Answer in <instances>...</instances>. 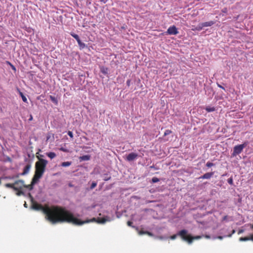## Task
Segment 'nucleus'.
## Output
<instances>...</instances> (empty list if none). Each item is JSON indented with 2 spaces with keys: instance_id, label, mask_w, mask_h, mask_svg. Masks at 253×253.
<instances>
[{
  "instance_id": "nucleus-1",
  "label": "nucleus",
  "mask_w": 253,
  "mask_h": 253,
  "mask_svg": "<svg viewBox=\"0 0 253 253\" xmlns=\"http://www.w3.org/2000/svg\"><path fill=\"white\" fill-rule=\"evenodd\" d=\"M32 207L34 210L42 211L45 214L46 219L52 224L67 222L72 223L77 225H81L90 221V220H81L80 219L75 217L70 211L66 210L64 207L58 206H43L33 201H32ZM95 220V218H93L91 220L92 221Z\"/></svg>"
},
{
  "instance_id": "nucleus-2",
  "label": "nucleus",
  "mask_w": 253,
  "mask_h": 253,
  "mask_svg": "<svg viewBox=\"0 0 253 253\" xmlns=\"http://www.w3.org/2000/svg\"><path fill=\"white\" fill-rule=\"evenodd\" d=\"M7 188H12L16 191V194L17 196L24 195L23 191V188H27V185L24 184L22 180H16L13 183H8L5 184Z\"/></svg>"
},
{
  "instance_id": "nucleus-3",
  "label": "nucleus",
  "mask_w": 253,
  "mask_h": 253,
  "mask_svg": "<svg viewBox=\"0 0 253 253\" xmlns=\"http://www.w3.org/2000/svg\"><path fill=\"white\" fill-rule=\"evenodd\" d=\"M178 235L182 240L187 241L189 244L192 243L193 240L200 239L202 238V236H192L191 235L188 234V231L185 229H183L179 231L178 232Z\"/></svg>"
},
{
  "instance_id": "nucleus-4",
  "label": "nucleus",
  "mask_w": 253,
  "mask_h": 253,
  "mask_svg": "<svg viewBox=\"0 0 253 253\" xmlns=\"http://www.w3.org/2000/svg\"><path fill=\"white\" fill-rule=\"evenodd\" d=\"M47 163V161L39 158V161L36 163V172L35 174H43Z\"/></svg>"
},
{
  "instance_id": "nucleus-5",
  "label": "nucleus",
  "mask_w": 253,
  "mask_h": 253,
  "mask_svg": "<svg viewBox=\"0 0 253 253\" xmlns=\"http://www.w3.org/2000/svg\"><path fill=\"white\" fill-rule=\"evenodd\" d=\"M247 142H244V143L240 145H236L233 148V151L231 154V157H235L237 155L242 153L243 149L247 146Z\"/></svg>"
},
{
  "instance_id": "nucleus-6",
  "label": "nucleus",
  "mask_w": 253,
  "mask_h": 253,
  "mask_svg": "<svg viewBox=\"0 0 253 253\" xmlns=\"http://www.w3.org/2000/svg\"><path fill=\"white\" fill-rule=\"evenodd\" d=\"M42 176V175H34L31 184L27 185V188L29 190H32L33 188V185L38 183Z\"/></svg>"
},
{
  "instance_id": "nucleus-7",
  "label": "nucleus",
  "mask_w": 253,
  "mask_h": 253,
  "mask_svg": "<svg viewBox=\"0 0 253 253\" xmlns=\"http://www.w3.org/2000/svg\"><path fill=\"white\" fill-rule=\"evenodd\" d=\"M167 33L169 35H175L178 34V31L175 26L169 27L167 30Z\"/></svg>"
},
{
  "instance_id": "nucleus-8",
  "label": "nucleus",
  "mask_w": 253,
  "mask_h": 253,
  "mask_svg": "<svg viewBox=\"0 0 253 253\" xmlns=\"http://www.w3.org/2000/svg\"><path fill=\"white\" fill-rule=\"evenodd\" d=\"M138 155L137 154L135 153H130L128 154L126 157V160L128 162H132L135 159H136L138 157Z\"/></svg>"
},
{
  "instance_id": "nucleus-9",
  "label": "nucleus",
  "mask_w": 253,
  "mask_h": 253,
  "mask_svg": "<svg viewBox=\"0 0 253 253\" xmlns=\"http://www.w3.org/2000/svg\"><path fill=\"white\" fill-rule=\"evenodd\" d=\"M202 23L203 24V27H206L211 26L212 25L214 24L215 22L213 21H208V22H203Z\"/></svg>"
},
{
  "instance_id": "nucleus-10",
  "label": "nucleus",
  "mask_w": 253,
  "mask_h": 253,
  "mask_svg": "<svg viewBox=\"0 0 253 253\" xmlns=\"http://www.w3.org/2000/svg\"><path fill=\"white\" fill-rule=\"evenodd\" d=\"M17 90L19 93V95H20V96L22 98V99L23 100V101L25 103H28V101H27V99L26 98V97L23 94V93L19 89H17Z\"/></svg>"
},
{
  "instance_id": "nucleus-11",
  "label": "nucleus",
  "mask_w": 253,
  "mask_h": 253,
  "mask_svg": "<svg viewBox=\"0 0 253 253\" xmlns=\"http://www.w3.org/2000/svg\"><path fill=\"white\" fill-rule=\"evenodd\" d=\"M80 161H88L90 159V156L89 155H84L80 157Z\"/></svg>"
},
{
  "instance_id": "nucleus-12",
  "label": "nucleus",
  "mask_w": 253,
  "mask_h": 253,
  "mask_svg": "<svg viewBox=\"0 0 253 253\" xmlns=\"http://www.w3.org/2000/svg\"><path fill=\"white\" fill-rule=\"evenodd\" d=\"M30 168H31L30 165H26L24 167L23 171L22 172V173L21 174H27V173H28L29 172Z\"/></svg>"
},
{
  "instance_id": "nucleus-13",
  "label": "nucleus",
  "mask_w": 253,
  "mask_h": 253,
  "mask_svg": "<svg viewBox=\"0 0 253 253\" xmlns=\"http://www.w3.org/2000/svg\"><path fill=\"white\" fill-rule=\"evenodd\" d=\"M46 155L51 159L54 158L56 156V154L52 152L46 153Z\"/></svg>"
},
{
  "instance_id": "nucleus-14",
  "label": "nucleus",
  "mask_w": 253,
  "mask_h": 253,
  "mask_svg": "<svg viewBox=\"0 0 253 253\" xmlns=\"http://www.w3.org/2000/svg\"><path fill=\"white\" fill-rule=\"evenodd\" d=\"M100 71L104 75H107L108 73V69L105 67H102L100 69Z\"/></svg>"
},
{
  "instance_id": "nucleus-15",
  "label": "nucleus",
  "mask_w": 253,
  "mask_h": 253,
  "mask_svg": "<svg viewBox=\"0 0 253 253\" xmlns=\"http://www.w3.org/2000/svg\"><path fill=\"white\" fill-rule=\"evenodd\" d=\"M78 43L79 45L80 49H82L86 47V44L82 42L81 40L78 42Z\"/></svg>"
},
{
  "instance_id": "nucleus-16",
  "label": "nucleus",
  "mask_w": 253,
  "mask_h": 253,
  "mask_svg": "<svg viewBox=\"0 0 253 253\" xmlns=\"http://www.w3.org/2000/svg\"><path fill=\"white\" fill-rule=\"evenodd\" d=\"M205 109L208 112H213L215 110V107H211V106H209L206 107Z\"/></svg>"
},
{
  "instance_id": "nucleus-17",
  "label": "nucleus",
  "mask_w": 253,
  "mask_h": 253,
  "mask_svg": "<svg viewBox=\"0 0 253 253\" xmlns=\"http://www.w3.org/2000/svg\"><path fill=\"white\" fill-rule=\"evenodd\" d=\"M70 35L72 37H73L74 38H75L76 39V40L77 41V42L79 40H80V38L77 34H76L74 33H71Z\"/></svg>"
},
{
  "instance_id": "nucleus-18",
  "label": "nucleus",
  "mask_w": 253,
  "mask_h": 253,
  "mask_svg": "<svg viewBox=\"0 0 253 253\" xmlns=\"http://www.w3.org/2000/svg\"><path fill=\"white\" fill-rule=\"evenodd\" d=\"M203 24L202 23H199L195 28V30H197V31H201L203 29Z\"/></svg>"
},
{
  "instance_id": "nucleus-19",
  "label": "nucleus",
  "mask_w": 253,
  "mask_h": 253,
  "mask_svg": "<svg viewBox=\"0 0 253 253\" xmlns=\"http://www.w3.org/2000/svg\"><path fill=\"white\" fill-rule=\"evenodd\" d=\"M49 98L50 99V100L53 102L54 103L57 104V103H58V101H57V99L54 97V96H53L52 95H50L49 96Z\"/></svg>"
},
{
  "instance_id": "nucleus-20",
  "label": "nucleus",
  "mask_w": 253,
  "mask_h": 253,
  "mask_svg": "<svg viewBox=\"0 0 253 253\" xmlns=\"http://www.w3.org/2000/svg\"><path fill=\"white\" fill-rule=\"evenodd\" d=\"M71 165V162H63L61 164V166L64 167H69Z\"/></svg>"
},
{
  "instance_id": "nucleus-21",
  "label": "nucleus",
  "mask_w": 253,
  "mask_h": 253,
  "mask_svg": "<svg viewBox=\"0 0 253 253\" xmlns=\"http://www.w3.org/2000/svg\"><path fill=\"white\" fill-rule=\"evenodd\" d=\"M106 221L105 218H98L97 222L99 223H104Z\"/></svg>"
},
{
  "instance_id": "nucleus-22",
  "label": "nucleus",
  "mask_w": 253,
  "mask_h": 253,
  "mask_svg": "<svg viewBox=\"0 0 253 253\" xmlns=\"http://www.w3.org/2000/svg\"><path fill=\"white\" fill-rule=\"evenodd\" d=\"M250 240V237H240L239 238L240 241H247Z\"/></svg>"
},
{
  "instance_id": "nucleus-23",
  "label": "nucleus",
  "mask_w": 253,
  "mask_h": 253,
  "mask_svg": "<svg viewBox=\"0 0 253 253\" xmlns=\"http://www.w3.org/2000/svg\"><path fill=\"white\" fill-rule=\"evenodd\" d=\"M59 150L64 152H69V150L68 149L62 147L60 148Z\"/></svg>"
},
{
  "instance_id": "nucleus-24",
  "label": "nucleus",
  "mask_w": 253,
  "mask_h": 253,
  "mask_svg": "<svg viewBox=\"0 0 253 253\" xmlns=\"http://www.w3.org/2000/svg\"><path fill=\"white\" fill-rule=\"evenodd\" d=\"M211 175H203V176L201 177L200 178H203V179H208L210 178Z\"/></svg>"
},
{
  "instance_id": "nucleus-25",
  "label": "nucleus",
  "mask_w": 253,
  "mask_h": 253,
  "mask_svg": "<svg viewBox=\"0 0 253 253\" xmlns=\"http://www.w3.org/2000/svg\"><path fill=\"white\" fill-rule=\"evenodd\" d=\"M171 132V130L167 129L165 131L164 135L166 136L169 135Z\"/></svg>"
},
{
  "instance_id": "nucleus-26",
  "label": "nucleus",
  "mask_w": 253,
  "mask_h": 253,
  "mask_svg": "<svg viewBox=\"0 0 253 253\" xmlns=\"http://www.w3.org/2000/svg\"><path fill=\"white\" fill-rule=\"evenodd\" d=\"M159 181V179L157 177H154L152 179V181L153 183L157 182Z\"/></svg>"
},
{
  "instance_id": "nucleus-27",
  "label": "nucleus",
  "mask_w": 253,
  "mask_h": 253,
  "mask_svg": "<svg viewBox=\"0 0 253 253\" xmlns=\"http://www.w3.org/2000/svg\"><path fill=\"white\" fill-rule=\"evenodd\" d=\"M212 166H213V164L212 163H211V162H208L206 164V166L209 167V168H210V167H211Z\"/></svg>"
},
{
  "instance_id": "nucleus-28",
  "label": "nucleus",
  "mask_w": 253,
  "mask_h": 253,
  "mask_svg": "<svg viewBox=\"0 0 253 253\" xmlns=\"http://www.w3.org/2000/svg\"><path fill=\"white\" fill-rule=\"evenodd\" d=\"M132 222L131 221H128L127 222V225L128 226H131V227H133V228H135V227H134V226H133L132 225Z\"/></svg>"
},
{
  "instance_id": "nucleus-29",
  "label": "nucleus",
  "mask_w": 253,
  "mask_h": 253,
  "mask_svg": "<svg viewBox=\"0 0 253 253\" xmlns=\"http://www.w3.org/2000/svg\"><path fill=\"white\" fill-rule=\"evenodd\" d=\"M68 135L72 138H73V132L71 131H68Z\"/></svg>"
},
{
  "instance_id": "nucleus-30",
  "label": "nucleus",
  "mask_w": 253,
  "mask_h": 253,
  "mask_svg": "<svg viewBox=\"0 0 253 253\" xmlns=\"http://www.w3.org/2000/svg\"><path fill=\"white\" fill-rule=\"evenodd\" d=\"M96 185L97 184H96V183L95 182H92L90 188L91 189L94 188L95 187H96Z\"/></svg>"
},
{
  "instance_id": "nucleus-31",
  "label": "nucleus",
  "mask_w": 253,
  "mask_h": 253,
  "mask_svg": "<svg viewBox=\"0 0 253 253\" xmlns=\"http://www.w3.org/2000/svg\"><path fill=\"white\" fill-rule=\"evenodd\" d=\"M177 235L179 236V235H178V234H174V235H173L171 236H170V238L171 239H172V240H174V239H175L176 238Z\"/></svg>"
},
{
  "instance_id": "nucleus-32",
  "label": "nucleus",
  "mask_w": 253,
  "mask_h": 253,
  "mask_svg": "<svg viewBox=\"0 0 253 253\" xmlns=\"http://www.w3.org/2000/svg\"><path fill=\"white\" fill-rule=\"evenodd\" d=\"M228 182L231 185L233 184V179L232 177L228 179Z\"/></svg>"
},
{
  "instance_id": "nucleus-33",
  "label": "nucleus",
  "mask_w": 253,
  "mask_h": 253,
  "mask_svg": "<svg viewBox=\"0 0 253 253\" xmlns=\"http://www.w3.org/2000/svg\"><path fill=\"white\" fill-rule=\"evenodd\" d=\"M130 83H131V80H127V81H126V85L128 86H129L130 85Z\"/></svg>"
},
{
  "instance_id": "nucleus-34",
  "label": "nucleus",
  "mask_w": 253,
  "mask_h": 253,
  "mask_svg": "<svg viewBox=\"0 0 253 253\" xmlns=\"http://www.w3.org/2000/svg\"><path fill=\"white\" fill-rule=\"evenodd\" d=\"M145 234H147V235H148L149 236H152V233L150 232H149V231H145Z\"/></svg>"
},
{
  "instance_id": "nucleus-35",
  "label": "nucleus",
  "mask_w": 253,
  "mask_h": 253,
  "mask_svg": "<svg viewBox=\"0 0 253 253\" xmlns=\"http://www.w3.org/2000/svg\"><path fill=\"white\" fill-rule=\"evenodd\" d=\"M145 231H142V230L140 231L139 232V235L145 234Z\"/></svg>"
},
{
  "instance_id": "nucleus-36",
  "label": "nucleus",
  "mask_w": 253,
  "mask_h": 253,
  "mask_svg": "<svg viewBox=\"0 0 253 253\" xmlns=\"http://www.w3.org/2000/svg\"><path fill=\"white\" fill-rule=\"evenodd\" d=\"M244 231V230H243V229H240V230H239L238 231V234H240L242 233Z\"/></svg>"
},
{
  "instance_id": "nucleus-37",
  "label": "nucleus",
  "mask_w": 253,
  "mask_h": 253,
  "mask_svg": "<svg viewBox=\"0 0 253 253\" xmlns=\"http://www.w3.org/2000/svg\"><path fill=\"white\" fill-rule=\"evenodd\" d=\"M250 237V240L253 241V234L251 235Z\"/></svg>"
},
{
  "instance_id": "nucleus-38",
  "label": "nucleus",
  "mask_w": 253,
  "mask_h": 253,
  "mask_svg": "<svg viewBox=\"0 0 253 253\" xmlns=\"http://www.w3.org/2000/svg\"><path fill=\"white\" fill-rule=\"evenodd\" d=\"M217 86H218L219 87H220V88H222V89H225V88H224V87H223L221 85H220V84H217Z\"/></svg>"
},
{
  "instance_id": "nucleus-39",
  "label": "nucleus",
  "mask_w": 253,
  "mask_h": 253,
  "mask_svg": "<svg viewBox=\"0 0 253 253\" xmlns=\"http://www.w3.org/2000/svg\"><path fill=\"white\" fill-rule=\"evenodd\" d=\"M204 237H205L206 238H207V239H210V238H211V237H210V235H206L204 236Z\"/></svg>"
},
{
  "instance_id": "nucleus-40",
  "label": "nucleus",
  "mask_w": 253,
  "mask_h": 253,
  "mask_svg": "<svg viewBox=\"0 0 253 253\" xmlns=\"http://www.w3.org/2000/svg\"><path fill=\"white\" fill-rule=\"evenodd\" d=\"M217 238V239H220V240H221V239H223V237H222V236H218V237H217V238Z\"/></svg>"
},
{
  "instance_id": "nucleus-41",
  "label": "nucleus",
  "mask_w": 253,
  "mask_h": 253,
  "mask_svg": "<svg viewBox=\"0 0 253 253\" xmlns=\"http://www.w3.org/2000/svg\"><path fill=\"white\" fill-rule=\"evenodd\" d=\"M33 120V116L32 115H30V118L29 119V120L30 121H32Z\"/></svg>"
},
{
  "instance_id": "nucleus-42",
  "label": "nucleus",
  "mask_w": 253,
  "mask_h": 253,
  "mask_svg": "<svg viewBox=\"0 0 253 253\" xmlns=\"http://www.w3.org/2000/svg\"><path fill=\"white\" fill-rule=\"evenodd\" d=\"M12 69H13V70H16L15 67L14 66H13V65H12Z\"/></svg>"
},
{
  "instance_id": "nucleus-43",
  "label": "nucleus",
  "mask_w": 253,
  "mask_h": 253,
  "mask_svg": "<svg viewBox=\"0 0 253 253\" xmlns=\"http://www.w3.org/2000/svg\"><path fill=\"white\" fill-rule=\"evenodd\" d=\"M227 216L226 215V216H224V217H223V220H225V219L227 218Z\"/></svg>"
},
{
  "instance_id": "nucleus-44",
  "label": "nucleus",
  "mask_w": 253,
  "mask_h": 253,
  "mask_svg": "<svg viewBox=\"0 0 253 253\" xmlns=\"http://www.w3.org/2000/svg\"><path fill=\"white\" fill-rule=\"evenodd\" d=\"M101 1H102L104 3H105V1H104V0H100Z\"/></svg>"
},
{
  "instance_id": "nucleus-45",
  "label": "nucleus",
  "mask_w": 253,
  "mask_h": 253,
  "mask_svg": "<svg viewBox=\"0 0 253 253\" xmlns=\"http://www.w3.org/2000/svg\"><path fill=\"white\" fill-rule=\"evenodd\" d=\"M206 174H212V173H211V172H208V173H207Z\"/></svg>"
},
{
  "instance_id": "nucleus-46",
  "label": "nucleus",
  "mask_w": 253,
  "mask_h": 253,
  "mask_svg": "<svg viewBox=\"0 0 253 253\" xmlns=\"http://www.w3.org/2000/svg\"><path fill=\"white\" fill-rule=\"evenodd\" d=\"M235 232V231L234 230H233L232 231V234L234 233Z\"/></svg>"
},
{
  "instance_id": "nucleus-47",
  "label": "nucleus",
  "mask_w": 253,
  "mask_h": 253,
  "mask_svg": "<svg viewBox=\"0 0 253 253\" xmlns=\"http://www.w3.org/2000/svg\"><path fill=\"white\" fill-rule=\"evenodd\" d=\"M5 178H10V176L9 177H6Z\"/></svg>"
},
{
  "instance_id": "nucleus-48",
  "label": "nucleus",
  "mask_w": 253,
  "mask_h": 253,
  "mask_svg": "<svg viewBox=\"0 0 253 253\" xmlns=\"http://www.w3.org/2000/svg\"><path fill=\"white\" fill-rule=\"evenodd\" d=\"M252 228H253V225H252Z\"/></svg>"
}]
</instances>
